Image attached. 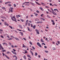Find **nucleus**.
<instances>
[{"mask_svg":"<svg viewBox=\"0 0 60 60\" xmlns=\"http://www.w3.org/2000/svg\"><path fill=\"white\" fill-rule=\"evenodd\" d=\"M12 18L13 19H14V18H15V16H13L12 17Z\"/></svg>","mask_w":60,"mask_h":60,"instance_id":"37","label":"nucleus"},{"mask_svg":"<svg viewBox=\"0 0 60 60\" xmlns=\"http://www.w3.org/2000/svg\"><path fill=\"white\" fill-rule=\"evenodd\" d=\"M54 11H55V10L57 11V9H54Z\"/></svg>","mask_w":60,"mask_h":60,"instance_id":"48","label":"nucleus"},{"mask_svg":"<svg viewBox=\"0 0 60 60\" xmlns=\"http://www.w3.org/2000/svg\"><path fill=\"white\" fill-rule=\"evenodd\" d=\"M4 25H5V26H9V24H8L6 23H4Z\"/></svg>","mask_w":60,"mask_h":60,"instance_id":"6","label":"nucleus"},{"mask_svg":"<svg viewBox=\"0 0 60 60\" xmlns=\"http://www.w3.org/2000/svg\"><path fill=\"white\" fill-rule=\"evenodd\" d=\"M51 21L52 22H54V20H52Z\"/></svg>","mask_w":60,"mask_h":60,"instance_id":"39","label":"nucleus"},{"mask_svg":"<svg viewBox=\"0 0 60 60\" xmlns=\"http://www.w3.org/2000/svg\"><path fill=\"white\" fill-rule=\"evenodd\" d=\"M29 43H30V44H31L32 45H33V44L32 43V42H31L30 41Z\"/></svg>","mask_w":60,"mask_h":60,"instance_id":"20","label":"nucleus"},{"mask_svg":"<svg viewBox=\"0 0 60 60\" xmlns=\"http://www.w3.org/2000/svg\"><path fill=\"white\" fill-rule=\"evenodd\" d=\"M57 42L58 44H60V42L59 41H57Z\"/></svg>","mask_w":60,"mask_h":60,"instance_id":"51","label":"nucleus"},{"mask_svg":"<svg viewBox=\"0 0 60 60\" xmlns=\"http://www.w3.org/2000/svg\"><path fill=\"white\" fill-rule=\"evenodd\" d=\"M23 58H24V59H26V56H23Z\"/></svg>","mask_w":60,"mask_h":60,"instance_id":"14","label":"nucleus"},{"mask_svg":"<svg viewBox=\"0 0 60 60\" xmlns=\"http://www.w3.org/2000/svg\"><path fill=\"white\" fill-rule=\"evenodd\" d=\"M50 6H51V5H52V4H51V3H50Z\"/></svg>","mask_w":60,"mask_h":60,"instance_id":"63","label":"nucleus"},{"mask_svg":"<svg viewBox=\"0 0 60 60\" xmlns=\"http://www.w3.org/2000/svg\"><path fill=\"white\" fill-rule=\"evenodd\" d=\"M45 40H46V41H48V38H46L45 39Z\"/></svg>","mask_w":60,"mask_h":60,"instance_id":"55","label":"nucleus"},{"mask_svg":"<svg viewBox=\"0 0 60 60\" xmlns=\"http://www.w3.org/2000/svg\"><path fill=\"white\" fill-rule=\"evenodd\" d=\"M45 51L46 53H48V52H49L48 51H47L46 50Z\"/></svg>","mask_w":60,"mask_h":60,"instance_id":"26","label":"nucleus"},{"mask_svg":"<svg viewBox=\"0 0 60 60\" xmlns=\"http://www.w3.org/2000/svg\"><path fill=\"white\" fill-rule=\"evenodd\" d=\"M11 47H12V48H14V46H13V45H12L11 46Z\"/></svg>","mask_w":60,"mask_h":60,"instance_id":"59","label":"nucleus"},{"mask_svg":"<svg viewBox=\"0 0 60 60\" xmlns=\"http://www.w3.org/2000/svg\"><path fill=\"white\" fill-rule=\"evenodd\" d=\"M33 16H34L33 15H30V16L31 17H33Z\"/></svg>","mask_w":60,"mask_h":60,"instance_id":"62","label":"nucleus"},{"mask_svg":"<svg viewBox=\"0 0 60 60\" xmlns=\"http://www.w3.org/2000/svg\"><path fill=\"white\" fill-rule=\"evenodd\" d=\"M44 48H45V49H47V46H44Z\"/></svg>","mask_w":60,"mask_h":60,"instance_id":"42","label":"nucleus"},{"mask_svg":"<svg viewBox=\"0 0 60 60\" xmlns=\"http://www.w3.org/2000/svg\"><path fill=\"white\" fill-rule=\"evenodd\" d=\"M32 48V49H35V48H34V46H33Z\"/></svg>","mask_w":60,"mask_h":60,"instance_id":"28","label":"nucleus"},{"mask_svg":"<svg viewBox=\"0 0 60 60\" xmlns=\"http://www.w3.org/2000/svg\"><path fill=\"white\" fill-rule=\"evenodd\" d=\"M5 4H8V2H5Z\"/></svg>","mask_w":60,"mask_h":60,"instance_id":"47","label":"nucleus"},{"mask_svg":"<svg viewBox=\"0 0 60 60\" xmlns=\"http://www.w3.org/2000/svg\"><path fill=\"white\" fill-rule=\"evenodd\" d=\"M22 47H24L25 48H26V46L25 45H23L22 46Z\"/></svg>","mask_w":60,"mask_h":60,"instance_id":"36","label":"nucleus"},{"mask_svg":"<svg viewBox=\"0 0 60 60\" xmlns=\"http://www.w3.org/2000/svg\"><path fill=\"white\" fill-rule=\"evenodd\" d=\"M42 45L43 44V45H45V43H42Z\"/></svg>","mask_w":60,"mask_h":60,"instance_id":"29","label":"nucleus"},{"mask_svg":"<svg viewBox=\"0 0 60 60\" xmlns=\"http://www.w3.org/2000/svg\"><path fill=\"white\" fill-rule=\"evenodd\" d=\"M52 13L54 14V15H56V13L54 11L53 13Z\"/></svg>","mask_w":60,"mask_h":60,"instance_id":"15","label":"nucleus"},{"mask_svg":"<svg viewBox=\"0 0 60 60\" xmlns=\"http://www.w3.org/2000/svg\"><path fill=\"white\" fill-rule=\"evenodd\" d=\"M8 3H11V2H10V1H8Z\"/></svg>","mask_w":60,"mask_h":60,"instance_id":"53","label":"nucleus"},{"mask_svg":"<svg viewBox=\"0 0 60 60\" xmlns=\"http://www.w3.org/2000/svg\"><path fill=\"white\" fill-rule=\"evenodd\" d=\"M13 50L14 51H16V50H15V49H13Z\"/></svg>","mask_w":60,"mask_h":60,"instance_id":"50","label":"nucleus"},{"mask_svg":"<svg viewBox=\"0 0 60 60\" xmlns=\"http://www.w3.org/2000/svg\"><path fill=\"white\" fill-rule=\"evenodd\" d=\"M41 41L42 42H44V41L43 40L42 38H41Z\"/></svg>","mask_w":60,"mask_h":60,"instance_id":"11","label":"nucleus"},{"mask_svg":"<svg viewBox=\"0 0 60 60\" xmlns=\"http://www.w3.org/2000/svg\"><path fill=\"white\" fill-rule=\"evenodd\" d=\"M16 18H17V19H19V17H18V16L17 15H16Z\"/></svg>","mask_w":60,"mask_h":60,"instance_id":"45","label":"nucleus"},{"mask_svg":"<svg viewBox=\"0 0 60 60\" xmlns=\"http://www.w3.org/2000/svg\"><path fill=\"white\" fill-rule=\"evenodd\" d=\"M51 9L52 11V13H53L54 12V10H53V9L52 8H51Z\"/></svg>","mask_w":60,"mask_h":60,"instance_id":"10","label":"nucleus"},{"mask_svg":"<svg viewBox=\"0 0 60 60\" xmlns=\"http://www.w3.org/2000/svg\"><path fill=\"white\" fill-rule=\"evenodd\" d=\"M31 27H33V25H32V24H31Z\"/></svg>","mask_w":60,"mask_h":60,"instance_id":"58","label":"nucleus"},{"mask_svg":"<svg viewBox=\"0 0 60 60\" xmlns=\"http://www.w3.org/2000/svg\"><path fill=\"white\" fill-rule=\"evenodd\" d=\"M41 4H43V5H45L46 4H44V3H41Z\"/></svg>","mask_w":60,"mask_h":60,"instance_id":"17","label":"nucleus"},{"mask_svg":"<svg viewBox=\"0 0 60 60\" xmlns=\"http://www.w3.org/2000/svg\"><path fill=\"white\" fill-rule=\"evenodd\" d=\"M42 19V20H44V21H45V19H43V18H42L41 19Z\"/></svg>","mask_w":60,"mask_h":60,"instance_id":"32","label":"nucleus"},{"mask_svg":"<svg viewBox=\"0 0 60 60\" xmlns=\"http://www.w3.org/2000/svg\"><path fill=\"white\" fill-rule=\"evenodd\" d=\"M23 39H24V40H25V41H26V38H23Z\"/></svg>","mask_w":60,"mask_h":60,"instance_id":"56","label":"nucleus"},{"mask_svg":"<svg viewBox=\"0 0 60 60\" xmlns=\"http://www.w3.org/2000/svg\"><path fill=\"white\" fill-rule=\"evenodd\" d=\"M15 39L16 40H17V41H18V40H19V39L18 38H15Z\"/></svg>","mask_w":60,"mask_h":60,"instance_id":"23","label":"nucleus"},{"mask_svg":"<svg viewBox=\"0 0 60 60\" xmlns=\"http://www.w3.org/2000/svg\"><path fill=\"white\" fill-rule=\"evenodd\" d=\"M13 39L12 38H10L9 39H8V40H12Z\"/></svg>","mask_w":60,"mask_h":60,"instance_id":"18","label":"nucleus"},{"mask_svg":"<svg viewBox=\"0 0 60 60\" xmlns=\"http://www.w3.org/2000/svg\"><path fill=\"white\" fill-rule=\"evenodd\" d=\"M37 55H38L37 53V52H35V56H37Z\"/></svg>","mask_w":60,"mask_h":60,"instance_id":"25","label":"nucleus"},{"mask_svg":"<svg viewBox=\"0 0 60 60\" xmlns=\"http://www.w3.org/2000/svg\"><path fill=\"white\" fill-rule=\"evenodd\" d=\"M27 56H28V57H29L30 56L29 55H27Z\"/></svg>","mask_w":60,"mask_h":60,"instance_id":"33","label":"nucleus"},{"mask_svg":"<svg viewBox=\"0 0 60 60\" xmlns=\"http://www.w3.org/2000/svg\"><path fill=\"white\" fill-rule=\"evenodd\" d=\"M5 56H6V57L8 59H10V58L8 57V56H6V55L5 54Z\"/></svg>","mask_w":60,"mask_h":60,"instance_id":"8","label":"nucleus"},{"mask_svg":"<svg viewBox=\"0 0 60 60\" xmlns=\"http://www.w3.org/2000/svg\"><path fill=\"white\" fill-rule=\"evenodd\" d=\"M35 16H38V14H35Z\"/></svg>","mask_w":60,"mask_h":60,"instance_id":"54","label":"nucleus"},{"mask_svg":"<svg viewBox=\"0 0 60 60\" xmlns=\"http://www.w3.org/2000/svg\"><path fill=\"white\" fill-rule=\"evenodd\" d=\"M19 26L20 28H21L22 29H23V27H22V26L21 25H19Z\"/></svg>","mask_w":60,"mask_h":60,"instance_id":"9","label":"nucleus"},{"mask_svg":"<svg viewBox=\"0 0 60 60\" xmlns=\"http://www.w3.org/2000/svg\"><path fill=\"white\" fill-rule=\"evenodd\" d=\"M28 25L29 26H30V23H28Z\"/></svg>","mask_w":60,"mask_h":60,"instance_id":"43","label":"nucleus"},{"mask_svg":"<svg viewBox=\"0 0 60 60\" xmlns=\"http://www.w3.org/2000/svg\"><path fill=\"white\" fill-rule=\"evenodd\" d=\"M13 57H15V58L17 57V56L16 55H14L13 56Z\"/></svg>","mask_w":60,"mask_h":60,"instance_id":"21","label":"nucleus"},{"mask_svg":"<svg viewBox=\"0 0 60 60\" xmlns=\"http://www.w3.org/2000/svg\"><path fill=\"white\" fill-rule=\"evenodd\" d=\"M36 33L37 34H40V33L39 32V30L37 31Z\"/></svg>","mask_w":60,"mask_h":60,"instance_id":"12","label":"nucleus"},{"mask_svg":"<svg viewBox=\"0 0 60 60\" xmlns=\"http://www.w3.org/2000/svg\"><path fill=\"white\" fill-rule=\"evenodd\" d=\"M11 9H9V11L8 12H10V11L11 12H13V11L12 10L13 9H14V8H10Z\"/></svg>","mask_w":60,"mask_h":60,"instance_id":"1","label":"nucleus"},{"mask_svg":"<svg viewBox=\"0 0 60 60\" xmlns=\"http://www.w3.org/2000/svg\"><path fill=\"white\" fill-rule=\"evenodd\" d=\"M25 4H26H26H29V2H25Z\"/></svg>","mask_w":60,"mask_h":60,"instance_id":"24","label":"nucleus"},{"mask_svg":"<svg viewBox=\"0 0 60 60\" xmlns=\"http://www.w3.org/2000/svg\"><path fill=\"white\" fill-rule=\"evenodd\" d=\"M14 7H16V4H14Z\"/></svg>","mask_w":60,"mask_h":60,"instance_id":"30","label":"nucleus"},{"mask_svg":"<svg viewBox=\"0 0 60 60\" xmlns=\"http://www.w3.org/2000/svg\"><path fill=\"white\" fill-rule=\"evenodd\" d=\"M54 6H57V5L55 4H54Z\"/></svg>","mask_w":60,"mask_h":60,"instance_id":"40","label":"nucleus"},{"mask_svg":"<svg viewBox=\"0 0 60 60\" xmlns=\"http://www.w3.org/2000/svg\"><path fill=\"white\" fill-rule=\"evenodd\" d=\"M28 20H26V23H25V26H26L28 24Z\"/></svg>","mask_w":60,"mask_h":60,"instance_id":"3","label":"nucleus"},{"mask_svg":"<svg viewBox=\"0 0 60 60\" xmlns=\"http://www.w3.org/2000/svg\"><path fill=\"white\" fill-rule=\"evenodd\" d=\"M0 47L1 48H2V45H1L0 46Z\"/></svg>","mask_w":60,"mask_h":60,"instance_id":"64","label":"nucleus"},{"mask_svg":"<svg viewBox=\"0 0 60 60\" xmlns=\"http://www.w3.org/2000/svg\"><path fill=\"white\" fill-rule=\"evenodd\" d=\"M9 27H10V28H11V29H13V28L12 27V26H9Z\"/></svg>","mask_w":60,"mask_h":60,"instance_id":"16","label":"nucleus"},{"mask_svg":"<svg viewBox=\"0 0 60 60\" xmlns=\"http://www.w3.org/2000/svg\"><path fill=\"white\" fill-rule=\"evenodd\" d=\"M36 12L38 13H39V11H38V10H37V11H36Z\"/></svg>","mask_w":60,"mask_h":60,"instance_id":"41","label":"nucleus"},{"mask_svg":"<svg viewBox=\"0 0 60 60\" xmlns=\"http://www.w3.org/2000/svg\"><path fill=\"white\" fill-rule=\"evenodd\" d=\"M11 52L13 53V54H15V55H17V53H16L15 52H14L13 51H12Z\"/></svg>","mask_w":60,"mask_h":60,"instance_id":"4","label":"nucleus"},{"mask_svg":"<svg viewBox=\"0 0 60 60\" xmlns=\"http://www.w3.org/2000/svg\"><path fill=\"white\" fill-rule=\"evenodd\" d=\"M20 20L21 21H22V22H24V20H23L22 19H21Z\"/></svg>","mask_w":60,"mask_h":60,"instance_id":"22","label":"nucleus"},{"mask_svg":"<svg viewBox=\"0 0 60 60\" xmlns=\"http://www.w3.org/2000/svg\"><path fill=\"white\" fill-rule=\"evenodd\" d=\"M5 56H6V57L8 59H10V58L8 57V56H6V55L5 54Z\"/></svg>","mask_w":60,"mask_h":60,"instance_id":"7","label":"nucleus"},{"mask_svg":"<svg viewBox=\"0 0 60 60\" xmlns=\"http://www.w3.org/2000/svg\"><path fill=\"white\" fill-rule=\"evenodd\" d=\"M35 2L37 4H38V5H41V4L38 3V2H36V1H35Z\"/></svg>","mask_w":60,"mask_h":60,"instance_id":"13","label":"nucleus"},{"mask_svg":"<svg viewBox=\"0 0 60 60\" xmlns=\"http://www.w3.org/2000/svg\"><path fill=\"white\" fill-rule=\"evenodd\" d=\"M38 56V57H39V58H40V57H41V56H40V55H39Z\"/></svg>","mask_w":60,"mask_h":60,"instance_id":"57","label":"nucleus"},{"mask_svg":"<svg viewBox=\"0 0 60 60\" xmlns=\"http://www.w3.org/2000/svg\"><path fill=\"white\" fill-rule=\"evenodd\" d=\"M47 17L48 18H50V16H49V15H47Z\"/></svg>","mask_w":60,"mask_h":60,"instance_id":"27","label":"nucleus"},{"mask_svg":"<svg viewBox=\"0 0 60 60\" xmlns=\"http://www.w3.org/2000/svg\"><path fill=\"white\" fill-rule=\"evenodd\" d=\"M53 50H55V49H56V48L53 47Z\"/></svg>","mask_w":60,"mask_h":60,"instance_id":"34","label":"nucleus"},{"mask_svg":"<svg viewBox=\"0 0 60 60\" xmlns=\"http://www.w3.org/2000/svg\"><path fill=\"white\" fill-rule=\"evenodd\" d=\"M30 4H31L32 5H33V6H34V4L31 2H30Z\"/></svg>","mask_w":60,"mask_h":60,"instance_id":"5","label":"nucleus"},{"mask_svg":"<svg viewBox=\"0 0 60 60\" xmlns=\"http://www.w3.org/2000/svg\"><path fill=\"white\" fill-rule=\"evenodd\" d=\"M28 16H26V19H28Z\"/></svg>","mask_w":60,"mask_h":60,"instance_id":"61","label":"nucleus"},{"mask_svg":"<svg viewBox=\"0 0 60 60\" xmlns=\"http://www.w3.org/2000/svg\"><path fill=\"white\" fill-rule=\"evenodd\" d=\"M36 26V25H34V26H33V28L34 29H35V27Z\"/></svg>","mask_w":60,"mask_h":60,"instance_id":"19","label":"nucleus"},{"mask_svg":"<svg viewBox=\"0 0 60 60\" xmlns=\"http://www.w3.org/2000/svg\"><path fill=\"white\" fill-rule=\"evenodd\" d=\"M19 17H21V16L19 15H17Z\"/></svg>","mask_w":60,"mask_h":60,"instance_id":"38","label":"nucleus"},{"mask_svg":"<svg viewBox=\"0 0 60 60\" xmlns=\"http://www.w3.org/2000/svg\"><path fill=\"white\" fill-rule=\"evenodd\" d=\"M39 23H42V22H39Z\"/></svg>","mask_w":60,"mask_h":60,"instance_id":"52","label":"nucleus"},{"mask_svg":"<svg viewBox=\"0 0 60 60\" xmlns=\"http://www.w3.org/2000/svg\"><path fill=\"white\" fill-rule=\"evenodd\" d=\"M8 6H11V4H8Z\"/></svg>","mask_w":60,"mask_h":60,"instance_id":"49","label":"nucleus"},{"mask_svg":"<svg viewBox=\"0 0 60 60\" xmlns=\"http://www.w3.org/2000/svg\"><path fill=\"white\" fill-rule=\"evenodd\" d=\"M2 9H5V8H4V7H3L2 8Z\"/></svg>","mask_w":60,"mask_h":60,"instance_id":"35","label":"nucleus"},{"mask_svg":"<svg viewBox=\"0 0 60 60\" xmlns=\"http://www.w3.org/2000/svg\"><path fill=\"white\" fill-rule=\"evenodd\" d=\"M21 34L22 36H23V32H21Z\"/></svg>","mask_w":60,"mask_h":60,"instance_id":"31","label":"nucleus"},{"mask_svg":"<svg viewBox=\"0 0 60 60\" xmlns=\"http://www.w3.org/2000/svg\"><path fill=\"white\" fill-rule=\"evenodd\" d=\"M37 44L38 46H39V47H41V44H40V43H39V42H38L37 43Z\"/></svg>","mask_w":60,"mask_h":60,"instance_id":"2","label":"nucleus"},{"mask_svg":"<svg viewBox=\"0 0 60 60\" xmlns=\"http://www.w3.org/2000/svg\"><path fill=\"white\" fill-rule=\"evenodd\" d=\"M36 23H37V24H38V23H40V22H36Z\"/></svg>","mask_w":60,"mask_h":60,"instance_id":"46","label":"nucleus"},{"mask_svg":"<svg viewBox=\"0 0 60 60\" xmlns=\"http://www.w3.org/2000/svg\"><path fill=\"white\" fill-rule=\"evenodd\" d=\"M55 24V23L54 22H53L52 23V25H54Z\"/></svg>","mask_w":60,"mask_h":60,"instance_id":"44","label":"nucleus"},{"mask_svg":"<svg viewBox=\"0 0 60 60\" xmlns=\"http://www.w3.org/2000/svg\"><path fill=\"white\" fill-rule=\"evenodd\" d=\"M1 38H4V37L2 36H1Z\"/></svg>","mask_w":60,"mask_h":60,"instance_id":"60","label":"nucleus"}]
</instances>
